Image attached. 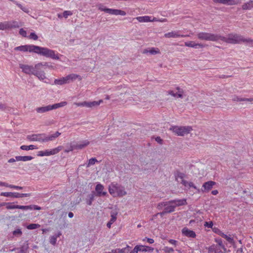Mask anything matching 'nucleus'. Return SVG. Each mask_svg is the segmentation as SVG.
Segmentation results:
<instances>
[{"mask_svg":"<svg viewBox=\"0 0 253 253\" xmlns=\"http://www.w3.org/2000/svg\"><path fill=\"white\" fill-rule=\"evenodd\" d=\"M219 40L231 44H237L243 42L250 44L253 47V40L245 39L243 36L237 34H230L227 38L220 35Z\"/></svg>","mask_w":253,"mask_h":253,"instance_id":"obj_1","label":"nucleus"},{"mask_svg":"<svg viewBox=\"0 0 253 253\" xmlns=\"http://www.w3.org/2000/svg\"><path fill=\"white\" fill-rule=\"evenodd\" d=\"M61 133L59 131H56L55 133L49 135H46L45 133L34 134L27 135V139L32 141H37L45 142L54 140Z\"/></svg>","mask_w":253,"mask_h":253,"instance_id":"obj_2","label":"nucleus"},{"mask_svg":"<svg viewBox=\"0 0 253 253\" xmlns=\"http://www.w3.org/2000/svg\"><path fill=\"white\" fill-rule=\"evenodd\" d=\"M175 134L178 136H184L187 134L192 130V128L190 126H171L170 128Z\"/></svg>","mask_w":253,"mask_h":253,"instance_id":"obj_3","label":"nucleus"},{"mask_svg":"<svg viewBox=\"0 0 253 253\" xmlns=\"http://www.w3.org/2000/svg\"><path fill=\"white\" fill-rule=\"evenodd\" d=\"M66 105L67 102L63 101L59 103L54 104L53 105H48L46 106L38 107L36 109V111L38 113L41 114L65 106Z\"/></svg>","mask_w":253,"mask_h":253,"instance_id":"obj_4","label":"nucleus"},{"mask_svg":"<svg viewBox=\"0 0 253 253\" xmlns=\"http://www.w3.org/2000/svg\"><path fill=\"white\" fill-rule=\"evenodd\" d=\"M197 36L200 40L217 42L219 40L220 35L206 32H200Z\"/></svg>","mask_w":253,"mask_h":253,"instance_id":"obj_5","label":"nucleus"},{"mask_svg":"<svg viewBox=\"0 0 253 253\" xmlns=\"http://www.w3.org/2000/svg\"><path fill=\"white\" fill-rule=\"evenodd\" d=\"M79 77H80L79 75L75 74H70L65 77H63L59 79H55L54 80V84L58 85L68 84L69 83L70 81L76 80Z\"/></svg>","mask_w":253,"mask_h":253,"instance_id":"obj_6","label":"nucleus"},{"mask_svg":"<svg viewBox=\"0 0 253 253\" xmlns=\"http://www.w3.org/2000/svg\"><path fill=\"white\" fill-rule=\"evenodd\" d=\"M42 65V63L36 64L35 67L24 65L22 64H19V67L22 69V72L27 74H33L36 69H39V67Z\"/></svg>","mask_w":253,"mask_h":253,"instance_id":"obj_7","label":"nucleus"},{"mask_svg":"<svg viewBox=\"0 0 253 253\" xmlns=\"http://www.w3.org/2000/svg\"><path fill=\"white\" fill-rule=\"evenodd\" d=\"M42 55L46 57L51 58L53 59H59V57L55 54L54 50H51L46 47H43L42 50Z\"/></svg>","mask_w":253,"mask_h":253,"instance_id":"obj_8","label":"nucleus"},{"mask_svg":"<svg viewBox=\"0 0 253 253\" xmlns=\"http://www.w3.org/2000/svg\"><path fill=\"white\" fill-rule=\"evenodd\" d=\"M0 196L6 197H12L16 198H20L24 197H29L31 196L30 193L20 194L17 192H1Z\"/></svg>","mask_w":253,"mask_h":253,"instance_id":"obj_9","label":"nucleus"},{"mask_svg":"<svg viewBox=\"0 0 253 253\" xmlns=\"http://www.w3.org/2000/svg\"><path fill=\"white\" fill-rule=\"evenodd\" d=\"M62 149V146H60L56 148L53 149L51 150H45V151H39L38 156H50L57 154Z\"/></svg>","mask_w":253,"mask_h":253,"instance_id":"obj_10","label":"nucleus"},{"mask_svg":"<svg viewBox=\"0 0 253 253\" xmlns=\"http://www.w3.org/2000/svg\"><path fill=\"white\" fill-rule=\"evenodd\" d=\"M216 184V182L212 181H209L205 182L202 188L201 189V191L203 192H209L213 187V186Z\"/></svg>","mask_w":253,"mask_h":253,"instance_id":"obj_11","label":"nucleus"},{"mask_svg":"<svg viewBox=\"0 0 253 253\" xmlns=\"http://www.w3.org/2000/svg\"><path fill=\"white\" fill-rule=\"evenodd\" d=\"M116 189V196L123 197L126 194L125 187L120 184L116 183V186L114 187Z\"/></svg>","mask_w":253,"mask_h":253,"instance_id":"obj_12","label":"nucleus"},{"mask_svg":"<svg viewBox=\"0 0 253 253\" xmlns=\"http://www.w3.org/2000/svg\"><path fill=\"white\" fill-rule=\"evenodd\" d=\"M89 144V142L87 140H85L83 142L82 144H71L70 146V150H74L75 149H82L85 147L87 146Z\"/></svg>","mask_w":253,"mask_h":253,"instance_id":"obj_13","label":"nucleus"},{"mask_svg":"<svg viewBox=\"0 0 253 253\" xmlns=\"http://www.w3.org/2000/svg\"><path fill=\"white\" fill-rule=\"evenodd\" d=\"M102 100H100L99 101H92V102H86L84 101L81 103H78L77 105L78 106H86L87 107H92L95 106H98L100 104V102H102Z\"/></svg>","mask_w":253,"mask_h":253,"instance_id":"obj_14","label":"nucleus"},{"mask_svg":"<svg viewBox=\"0 0 253 253\" xmlns=\"http://www.w3.org/2000/svg\"><path fill=\"white\" fill-rule=\"evenodd\" d=\"M214 3H219L227 5H236L239 3L237 0H212Z\"/></svg>","mask_w":253,"mask_h":253,"instance_id":"obj_15","label":"nucleus"},{"mask_svg":"<svg viewBox=\"0 0 253 253\" xmlns=\"http://www.w3.org/2000/svg\"><path fill=\"white\" fill-rule=\"evenodd\" d=\"M182 233L183 235L189 238H194L196 236V234L194 231L191 230L187 227H184L182 229Z\"/></svg>","mask_w":253,"mask_h":253,"instance_id":"obj_16","label":"nucleus"},{"mask_svg":"<svg viewBox=\"0 0 253 253\" xmlns=\"http://www.w3.org/2000/svg\"><path fill=\"white\" fill-rule=\"evenodd\" d=\"M17 209H21L23 210H41V208L38 206L35 205H31L29 206H20L17 205Z\"/></svg>","mask_w":253,"mask_h":253,"instance_id":"obj_17","label":"nucleus"},{"mask_svg":"<svg viewBox=\"0 0 253 253\" xmlns=\"http://www.w3.org/2000/svg\"><path fill=\"white\" fill-rule=\"evenodd\" d=\"M106 13L113 14V15H120L124 16L126 14V13L125 11L119 9H111L109 8V9H105Z\"/></svg>","mask_w":253,"mask_h":253,"instance_id":"obj_18","label":"nucleus"},{"mask_svg":"<svg viewBox=\"0 0 253 253\" xmlns=\"http://www.w3.org/2000/svg\"><path fill=\"white\" fill-rule=\"evenodd\" d=\"M169 203L170 204H175V205L173 206H175V208L176 207L187 205L186 200L185 199L172 200L169 201Z\"/></svg>","mask_w":253,"mask_h":253,"instance_id":"obj_19","label":"nucleus"},{"mask_svg":"<svg viewBox=\"0 0 253 253\" xmlns=\"http://www.w3.org/2000/svg\"><path fill=\"white\" fill-rule=\"evenodd\" d=\"M104 186L101 184H97L95 187V191L96 192V196L100 197L101 196H105L107 194L106 192H103Z\"/></svg>","mask_w":253,"mask_h":253,"instance_id":"obj_20","label":"nucleus"},{"mask_svg":"<svg viewBox=\"0 0 253 253\" xmlns=\"http://www.w3.org/2000/svg\"><path fill=\"white\" fill-rule=\"evenodd\" d=\"M40 67H39V69H35L33 75L37 76L39 80H43L46 78L45 73L44 71L41 70Z\"/></svg>","mask_w":253,"mask_h":253,"instance_id":"obj_21","label":"nucleus"},{"mask_svg":"<svg viewBox=\"0 0 253 253\" xmlns=\"http://www.w3.org/2000/svg\"><path fill=\"white\" fill-rule=\"evenodd\" d=\"M185 45L188 47H195V48H203L204 45L202 43H196L193 41L189 42H185Z\"/></svg>","mask_w":253,"mask_h":253,"instance_id":"obj_22","label":"nucleus"},{"mask_svg":"<svg viewBox=\"0 0 253 253\" xmlns=\"http://www.w3.org/2000/svg\"><path fill=\"white\" fill-rule=\"evenodd\" d=\"M165 37L167 38H178V37H184L186 36L184 35H181L177 33V32H176L175 31H171L170 32L166 33L164 35Z\"/></svg>","mask_w":253,"mask_h":253,"instance_id":"obj_23","label":"nucleus"},{"mask_svg":"<svg viewBox=\"0 0 253 253\" xmlns=\"http://www.w3.org/2000/svg\"><path fill=\"white\" fill-rule=\"evenodd\" d=\"M16 160L17 161H30L33 159V157L30 156H18L15 157Z\"/></svg>","mask_w":253,"mask_h":253,"instance_id":"obj_24","label":"nucleus"},{"mask_svg":"<svg viewBox=\"0 0 253 253\" xmlns=\"http://www.w3.org/2000/svg\"><path fill=\"white\" fill-rule=\"evenodd\" d=\"M253 0H250L249 2L244 3L242 8L243 10H250L253 7Z\"/></svg>","mask_w":253,"mask_h":253,"instance_id":"obj_25","label":"nucleus"},{"mask_svg":"<svg viewBox=\"0 0 253 253\" xmlns=\"http://www.w3.org/2000/svg\"><path fill=\"white\" fill-rule=\"evenodd\" d=\"M139 251L142 252H152L153 251L154 249L150 247L144 246L142 245H138Z\"/></svg>","mask_w":253,"mask_h":253,"instance_id":"obj_26","label":"nucleus"},{"mask_svg":"<svg viewBox=\"0 0 253 253\" xmlns=\"http://www.w3.org/2000/svg\"><path fill=\"white\" fill-rule=\"evenodd\" d=\"M95 196V193L94 192H92V193L90 194H89L87 196V199H86V204L88 205H91L92 201L94 200Z\"/></svg>","mask_w":253,"mask_h":253,"instance_id":"obj_27","label":"nucleus"},{"mask_svg":"<svg viewBox=\"0 0 253 253\" xmlns=\"http://www.w3.org/2000/svg\"><path fill=\"white\" fill-rule=\"evenodd\" d=\"M136 18L140 22H147L151 21L150 17L148 16H139L136 17Z\"/></svg>","mask_w":253,"mask_h":253,"instance_id":"obj_28","label":"nucleus"},{"mask_svg":"<svg viewBox=\"0 0 253 253\" xmlns=\"http://www.w3.org/2000/svg\"><path fill=\"white\" fill-rule=\"evenodd\" d=\"M21 25H20L18 22L15 21H13L11 22H8V29H12V28H19V27L21 26Z\"/></svg>","mask_w":253,"mask_h":253,"instance_id":"obj_29","label":"nucleus"},{"mask_svg":"<svg viewBox=\"0 0 253 253\" xmlns=\"http://www.w3.org/2000/svg\"><path fill=\"white\" fill-rule=\"evenodd\" d=\"M175 206H174L173 205H172L171 204L169 205L168 206H167L164 210L165 212L167 213H170L175 211Z\"/></svg>","mask_w":253,"mask_h":253,"instance_id":"obj_30","label":"nucleus"},{"mask_svg":"<svg viewBox=\"0 0 253 253\" xmlns=\"http://www.w3.org/2000/svg\"><path fill=\"white\" fill-rule=\"evenodd\" d=\"M116 186V184L112 183L111 186H109V192L110 194L113 195L114 197L116 196V189L114 187Z\"/></svg>","mask_w":253,"mask_h":253,"instance_id":"obj_31","label":"nucleus"},{"mask_svg":"<svg viewBox=\"0 0 253 253\" xmlns=\"http://www.w3.org/2000/svg\"><path fill=\"white\" fill-rule=\"evenodd\" d=\"M118 212L116 211H113L111 212V219L110 221L112 222H114L117 219Z\"/></svg>","mask_w":253,"mask_h":253,"instance_id":"obj_32","label":"nucleus"},{"mask_svg":"<svg viewBox=\"0 0 253 253\" xmlns=\"http://www.w3.org/2000/svg\"><path fill=\"white\" fill-rule=\"evenodd\" d=\"M169 205H170V204L169 203V201L161 202L158 204L157 208L159 210H161L163 209L164 207H166L167 206H168Z\"/></svg>","mask_w":253,"mask_h":253,"instance_id":"obj_33","label":"nucleus"},{"mask_svg":"<svg viewBox=\"0 0 253 253\" xmlns=\"http://www.w3.org/2000/svg\"><path fill=\"white\" fill-rule=\"evenodd\" d=\"M20 148L23 150H29L36 149V146L33 145H30L29 146L22 145L20 147Z\"/></svg>","mask_w":253,"mask_h":253,"instance_id":"obj_34","label":"nucleus"},{"mask_svg":"<svg viewBox=\"0 0 253 253\" xmlns=\"http://www.w3.org/2000/svg\"><path fill=\"white\" fill-rule=\"evenodd\" d=\"M131 170L132 171L133 173L137 174L140 171V168L137 165H133L131 167Z\"/></svg>","mask_w":253,"mask_h":253,"instance_id":"obj_35","label":"nucleus"},{"mask_svg":"<svg viewBox=\"0 0 253 253\" xmlns=\"http://www.w3.org/2000/svg\"><path fill=\"white\" fill-rule=\"evenodd\" d=\"M29 248L28 244L27 243L23 245L20 249V253H26Z\"/></svg>","mask_w":253,"mask_h":253,"instance_id":"obj_36","label":"nucleus"},{"mask_svg":"<svg viewBox=\"0 0 253 253\" xmlns=\"http://www.w3.org/2000/svg\"><path fill=\"white\" fill-rule=\"evenodd\" d=\"M149 53L152 55H155L160 53V50L158 48L152 47L149 50Z\"/></svg>","mask_w":253,"mask_h":253,"instance_id":"obj_37","label":"nucleus"},{"mask_svg":"<svg viewBox=\"0 0 253 253\" xmlns=\"http://www.w3.org/2000/svg\"><path fill=\"white\" fill-rule=\"evenodd\" d=\"M40 227L39 224L32 223L27 226V228L29 230L35 229Z\"/></svg>","mask_w":253,"mask_h":253,"instance_id":"obj_38","label":"nucleus"},{"mask_svg":"<svg viewBox=\"0 0 253 253\" xmlns=\"http://www.w3.org/2000/svg\"><path fill=\"white\" fill-rule=\"evenodd\" d=\"M15 50H19L22 51H27V45H21L17 47H16L14 49Z\"/></svg>","mask_w":253,"mask_h":253,"instance_id":"obj_39","label":"nucleus"},{"mask_svg":"<svg viewBox=\"0 0 253 253\" xmlns=\"http://www.w3.org/2000/svg\"><path fill=\"white\" fill-rule=\"evenodd\" d=\"M6 206V209L7 210H13L17 209V205H12V203H5Z\"/></svg>","mask_w":253,"mask_h":253,"instance_id":"obj_40","label":"nucleus"},{"mask_svg":"<svg viewBox=\"0 0 253 253\" xmlns=\"http://www.w3.org/2000/svg\"><path fill=\"white\" fill-rule=\"evenodd\" d=\"M8 29V22H0V30Z\"/></svg>","mask_w":253,"mask_h":253,"instance_id":"obj_41","label":"nucleus"},{"mask_svg":"<svg viewBox=\"0 0 253 253\" xmlns=\"http://www.w3.org/2000/svg\"><path fill=\"white\" fill-rule=\"evenodd\" d=\"M97 162V159L95 158H92L89 160L88 163L87 165V167H89L91 165L95 164Z\"/></svg>","mask_w":253,"mask_h":253,"instance_id":"obj_42","label":"nucleus"},{"mask_svg":"<svg viewBox=\"0 0 253 253\" xmlns=\"http://www.w3.org/2000/svg\"><path fill=\"white\" fill-rule=\"evenodd\" d=\"M232 100L234 102L244 101V98H240L237 95H234L232 97Z\"/></svg>","mask_w":253,"mask_h":253,"instance_id":"obj_43","label":"nucleus"},{"mask_svg":"<svg viewBox=\"0 0 253 253\" xmlns=\"http://www.w3.org/2000/svg\"><path fill=\"white\" fill-rule=\"evenodd\" d=\"M12 233L15 236H20L22 234V232L20 229H17L13 231Z\"/></svg>","mask_w":253,"mask_h":253,"instance_id":"obj_44","label":"nucleus"},{"mask_svg":"<svg viewBox=\"0 0 253 253\" xmlns=\"http://www.w3.org/2000/svg\"><path fill=\"white\" fill-rule=\"evenodd\" d=\"M57 238L54 235L50 237L49 242L51 244L55 245L56 244Z\"/></svg>","mask_w":253,"mask_h":253,"instance_id":"obj_45","label":"nucleus"},{"mask_svg":"<svg viewBox=\"0 0 253 253\" xmlns=\"http://www.w3.org/2000/svg\"><path fill=\"white\" fill-rule=\"evenodd\" d=\"M28 51L30 52H33L34 49H37L38 48L36 47V45H27Z\"/></svg>","mask_w":253,"mask_h":253,"instance_id":"obj_46","label":"nucleus"},{"mask_svg":"<svg viewBox=\"0 0 253 253\" xmlns=\"http://www.w3.org/2000/svg\"><path fill=\"white\" fill-rule=\"evenodd\" d=\"M163 250L166 253H170L174 251L173 248L168 247H165Z\"/></svg>","mask_w":253,"mask_h":253,"instance_id":"obj_47","label":"nucleus"},{"mask_svg":"<svg viewBox=\"0 0 253 253\" xmlns=\"http://www.w3.org/2000/svg\"><path fill=\"white\" fill-rule=\"evenodd\" d=\"M215 241L218 244L219 246H220L222 249L225 250V247L223 244L222 241L221 239H216Z\"/></svg>","mask_w":253,"mask_h":253,"instance_id":"obj_48","label":"nucleus"},{"mask_svg":"<svg viewBox=\"0 0 253 253\" xmlns=\"http://www.w3.org/2000/svg\"><path fill=\"white\" fill-rule=\"evenodd\" d=\"M36 47L38 48L37 49H34V51H33V52L38 53L39 54L42 55V50L43 47H40L39 46H36Z\"/></svg>","mask_w":253,"mask_h":253,"instance_id":"obj_49","label":"nucleus"},{"mask_svg":"<svg viewBox=\"0 0 253 253\" xmlns=\"http://www.w3.org/2000/svg\"><path fill=\"white\" fill-rule=\"evenodd\" d=\"M72 12L71 11H64L63 13V16L67 18L68 16H70L72 15Z\"/></svg>","mask_w":253,"mask_h":253,"instance_id":"obj_50","label":"nucleus"},{"mask_svg":"<svg viewBox=\"0 0 253 253\" xmlns=\"http://www.w3.org/2000/svg\"><path fill=\"white\" fill-rule=\"evenodd\" d=\"M29 38L34 40H37L38 39V37L35 33H31L29 36Z\"/></svg>","mask_w":253,"mask_h":253,"instance_id":"obj_51","label":"nucleus"},{"mask_svg":"<svg viewBox=\"0 0 253 253\" xmlns=\"http://www.w3.org/2000/svg\"><path fill=\"white\" fill-rule=\"evenodd\" d=\"M229 243L233 244L234 243V240L232 238L226 235L224 237Z\"/></svg>","mask_w":253,"mask_h":253,"instance_id":"obj_52","label":"nucleus"},{"mask_svg":"<svg viewBox=\"0 0 253 253\" xmlns=\"http://www.w3.org/2000/svg\"><path fill=\"white\" fill-rule=\"evenodd\" d=\"M204 226L205 227H207L208 228H212V226H213V222L212 221H210V222H205V223H204Z\"/></svg>","mask_w":253,"mask_h":253,"instance_id":"obj_53","label":"nucleus"},{"mask_svg":"<svg viewBox=\"0 0 253 253\" xmlns=\"http://www.w3.org/2000/svg\"><path fill=\"white\" fill-rule=\"evenodd\" d=\"M213 246H214V252L215 253H222L221 249L219 248L217 245H213Z\"/></svg>","mask_w":253,"mask_h":253,"instance_id":"obj_54","label":"nucleus"},{"mask_svg":"<svg viewBox=\"0 0 253 253\" xmlns=\"http://www.w3.org/2000/svg\"><path fill=\"white\" fill-rule=\"evenodd\" d=\"M19 34L23 37H27V32L23 28H21L19 30Z\"/></svg>","mask_w":253,"mask_h":253,"instance_id":"obj_55","label":"nucleus"},{"mask_svg":"<svg viewBox=\"0 0 253 253\" xmlns=\"http://www.w3.org/2000/svg\"><path fill=\"white\" fill-rule=\"evenodd\" d=\"M46 66L49 68H53V66L50 63L45 62L44 64L42 63V65L41 66Z\"/></svg>","mask_w":253,"mask_h":253,"instance_id":"obj_56","label":"nucleus"},{"mask_svg":"<svg viewBox=\"0 0 253 253\" xmlns=\"http://www.w3.org/2000/svg\"><path fill=\"white\" fill-rule=\"evenodd\" d=\"M139 251L138 245L136 246L133 250L131 251L130 253H137Z\"/></svg>","mask_w":253,"mask_h":253,"instance_id":"obj_57","label":"nucleus"},{"mask_svg":"<svg viewBox=\"0 0 253 253\" xmlns=\"http://www.w3.org/2000/svg\"><path fill=\"white\" fill-rule=\"evenodd\" d=\"M214 246H211L208 248V253H215L214 252Z\"/></svg>","mask_w":253,"mask_h":253,"instance_id":"obj_58","label":"nucleus"},{"mask_svg":"<svg viewBox=\"0 0 253 253\" xmlns=\"http://www.w3.org/2000/svg\"><path fill=\"white\" fill-rule=\"evenodd\" d=\"M168 94L171 95L173 97L176 96V94L174 93L172 90H169L167 91Z\"/></svg>","mask_w":253,"mask_h":253,"instance_id":"obj_59","label":"nucleus"},{"mask_svg":"<svg viewBox=\"0 0 253 253\" xmlns=\"http://www.w3.org/2000/svg\"><path fill=\"white\" fill-rule=\"evenodd\" d=\"M212 230L214 232V233H217V234H219V233H220L221 231L217 228L216 227H214L212 228Z\"/></svg>","mask_w":253,"mask_h":253,"instance_id":"obj_60","label":"nucleus"},{"mask_svg":"<svg viewBox=\"0 0 253 253\" xmlns=\"http://www.w3.org/2000/svg\"><path fill=\"white\" fill-rule=\"evenodd\" d=\"M169 242L172 245L176 246L177 241L175 240L170 239L169 240Z\"/></svg>","mask_w":253,"mask_h":253,"instance_id":"obj_61","label":"nucleus"},{"mask_svg":"<svg viewBox=\"0 0 253 253\" xmlns=\"http://www.w3.org/2000/svg\"><path fill=\"white\" fill-rule=\"evenodd\" d=\"M177 177L182 179V180L183 179L184 176V174L182 173V172H178L177 173Z\"/></svg>","mask_w":253,"mask_h":253,"instance_id":"obj_62","label":"nucleus"},{"mask_svg":"<svg viewBox=\"0 0 253 253\" xmlns=\"http://www.w3.org/2000/svg\"><path fill=\"white\" fill-rule=\"evenodd\" d=\"M0 185L5 186V187H9V188H10V186H13V185H9V184H8L6 183L2 182H0Z\"/></svg>","mask_w":253,"mask_h":253,"instance_id":"obj_63","label":"nucleus"},{"mask_svg":"<svg viewBox=\"0 0 253 253\" xmlns=\"http://www.w3.org/2000/svg\"><path fill=\"white\" fill-rule=\"evenodd\" d=\"M118 250V253H124L126 248H123L122 249H117Z\"/></svg>","mask_w":253,"mask_h":253,"instance_id":"obj_64","label":"nucleus"}]
</instances>
